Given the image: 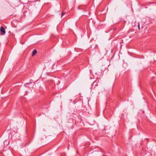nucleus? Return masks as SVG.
<instances>
[{"instance_id":"9d476101","label":"nucleus","mask_w":156,"mask_h":156,"mask_svg":"<svg viewBox=\"0 0 156 156\" xmlns=\"http://www.w3.org/2000/svg\"><path fill=\"white\" fill-rule=\"evenodd\" d=\"M47 74H46V76H47L48 75V74H47V73H46Z\"/></svg>"},{"instance_id":"20e7f679","label":"nucleus","mask_w":156,"mask_h":156,"mask_svg":"<svg viewBox=\"0 0 156 156\" xmlns=\"http://www.w3.org/2000/svg\"><path fill=\"white\" fill-rule=\"evenodd\" d=\"M37 53V51L36 49H34L33 50V51H32V56L36 54Z\"/></svg>"},{"instance_id":"6e6552de","label":"nucleus","mask_w":156,"mask_h":156,"mask_svg":"<svg viewBox=\"0 0 156 156\" xmlns=\"http://www.w3.org/2000/svg\"><path fill=\"white\" fill-rule=\"evenodd\" d=\"M29 84V83H28V84L26 83L25 84V85H27V84Z\"/></svg>"},{"instance_id":"f03ea898","label":"nucleus","mask_w":156,"mask_h":156,"mask_svg":"<svg viewBox=\"0 0 156 156\" xmlns=\"http://www.w3.org/2000/svg\"><path fill=\"white\" fill-rule=\"evenodd\" d=\"M0 32L2 35H4L5 33V31L3 27H1L0 28Z\"/></svg>"},{"instance_id":"1a4fd4ad","label":"nucleus","mask_w":156,"mask_h":156,"mask_svg":"<svg viewBox=\"0 0 156 156\" xmlns=\"http://www.w3.org/2000/svg\"><path fill=\"white\" fill-rule=\"evenodd\" d=\"M6 142V141H5V142H4V144H5V142Z\"/></svg>"},{"instance_id":"39448f33","label":"nucleus","mask_w":156,"mask_h":156,"mask_svg":"<svg viewBox=\"0 0 156 156\" xmlns=\"http://www.w3.org/2000/svg\"><path fill=\"white\" fill-rule=\"evenodd\" d=\"M45 74V73H42V74H41V76L44 77V76Z\"/></svg>"},{"instance_id":"7ed1b4c3","label":"nucleus","mask_w":156,"mask_h":156,"mask_svg":"<svg viewBox=\"0 0 156 156\" xmlns=\"http://www.w3.org/2000/svg\"><path fill=\"white\" fill-rule=\"evenodd\" d=\"M98 81H97V80H96L95 81H94L92 84V88L93 87V86H98Z\"/></svg>"},{"instance_id":"0eeeda50","label":"nucleus","mask_w":156,"mask_h":156,"mask_svg":"<svg viewBox=\"0 0 156 156\" xmlns=\"http://www.w3.org/2000/svg\"><path fill=\"white\" fill-rule=\"evenodd\" d=\"M138 27L139 30H140V24H138Z\"/></svg>"},{"instance_id":"f257e3e1","label":"nucleus","mask_w":156,"mask_h":156,"mask_svg":"<svg viewBox=\"0 0 156 156\" xmlns=\"http://www.w3.org/2000/svg\"><path fill=\"white\" fill-rule=\"evenodd\" d=\"M53 64L52 63H51V62H49V63H46V65H45V67L46 68H47L48 69V67H49V69H52V66H53Z\"/></svg>"},{"instance_id":"423d86ee","label":"nucleus","mask_w":156,"mask_h":156,"mask_svg":"<svg viewBox=\"0 0 156 156\" xmlns=\"http://www.w3.org/2000/svg\"><path fill=\"white\" fill-rule=\"evenodd\" d=\"M64 14V13L62 12V16H63Z\"/></svg>"}]
</instances>
